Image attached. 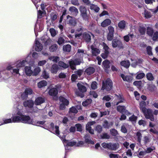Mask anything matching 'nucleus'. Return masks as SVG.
Returning a JSON list of instances; mask_svg holds the SVG:
<instances>
[{
	"label": "nucleus",
	"instance_id": "nucleus-46",
	"mask_svg": "<svg viewBox=\"0 0 158 158\" xmlns=\"http://www.w3.org/2000/svg\"><path fill=\"white\" fill-rule=\"evenodd\" d=\"M145 75L143 73L138 72L137 73L136 78L137 79H140L143 78Z\"/></svg>",
	"mask_w": 158,
	"mask_h": 158
},
{
	"label": "nucleus",
	"instance_id": "nucleus-51",
	"mask_svg": "<svg viewBox=\"0 0 158 158\" xmlns=\"http://www.w3.org/2000/svg\"><path fill=\"white\" fill-rule=\"evenodd\" d=\"M146 77L147 79L150 81L154 79L152 74L151 73H147L146 75Z\"/></svg>",
	"mask_w": 158,
	"mask_h": 158
},
{
	"label": "nucleus",
	"instance_id": "nucleus-17",
	"mask_svg": "<svg viewBox=\"0 0 158 158\" xmlns=\"http://www.w3.org/2000/svg\"><path fill=\"white\" fill-rule=\"evenodd\" d=\"M44 99L41 97H38L35 100L34 103L36 105H39L44 102Z\"/></svg>",
	"mask_w": 158,
	"mask_h": 158
},
{
	"label": "nucleus",
	"instance_id": "nucleus-4",
	"mask_svg": "<svg viewBox=\"0 0 158 158\" xmlns=\"http://www.w3.org/2000/svg\"><path fill=\"white\" fill-rule=\"evenodd\" d=\"M60 100L61 102L59 107L60 109L62 110H64L66 106L69 104V101L62 97H60Z\"/></svg>",
	"mask_w": 158,
	"mask_h": 158
},
{
	"label": "nucleus",
	"instance_id": "nucleus-36",
	"mask_svg": "<svg viewBox=\"0 0 158 158\" xmlns=\"http://www.w3.org/2000/svg\"><path fill=\"white\" fill-rule=\"evenodd\" d=\"M113 124L112 122L109 123L107 121H105L104 122L103 125L105 128H109L110 127L112 126Z\"/></svg>",
	"mask_w": 158,
	"mask_h": 158
},
{
	"label": "nucleus",
	"instance_id": "nucleus-63",
	"mask_svg": "<svg viewBox=\"0 0 158 158\" xmlns=\"http://www.w3.org/2000/svg\"><path fill=\"white\" fill-rule=\"evenodd\" d=\"M49 31L52 36H54L56 35V32L55 30L52 28H50Z\"/></svg>",
	"mask_w": 158,
	"mask_h": 158
},
{
	"label": "nucleus",
	"instance_id": "nucleus-31",
	"mask_svg": "<svg viewBox=\"0 0 158 158\" xmlns=\"http://www.w3.org/2000/svg\"><path fill=\"white\" fill-rule=\"evenodd\" d=\"M25 72L27 75L30 76L32 74H33V72L31 69L30 67H26L25 68Z\"/></svg>",
	"mask_w": 158,
	"mask_h": 158
},
{
	"label": "nucleus",
	"instance_id": "nucleus-32",
	"mask_svg": "<svg viewBox=\"0 0 158 158\" xmlns=\"http://www.w3.org/2000/svg\"><path fill=\"white\" fill-rule=\"evenodd\" d=\"M90 9L94 10L96 12H98L99 10V8L97 6L93 4H90L89 5Z\"/></svg>",
	"mask_w": 158,
	"mask_h": 158
},
{
	"label": "nucleus",
	"instance_id": "nucleus-3",
	"mask_svg": "<svg viewBox=\"0 0 158 158\" xmlns=\"http://www.w3.org/2000/svg\"><path fill=\"white\" fill-rule=\"evenodd\" d=\"M142 112L143 113L145 117L146 118L149 119L152 121H154V118L151 109H146Z\"/></svg>",
	"mask_w": 158,
	"mask_h": 158
},
{
	"label": "nucleus",
	"instance_id": "nucleus-28",
	"mask_svg": "<svg viewBox=\"0 0 158 158\" xmlns=\"http://www.w3.org/2000/svg\"><path fill=\"white\" fill-rule=\"evenodd\" d=\"M83 38L86 41H89L91 40L90 35L86 32H84L83 34Z\"/></svg>",
	"mask_w": 158,
	"mask_h": 158
},
{
	"label": "nucleus",
	"instance_id": "nucleus-64",
	"mask_svg": "<svg viewBox=\"0 0 158 158\" xmlns=\"http://www.w3.org/2000/svg\"><path fill=\"white\" fill-rule=\"evenodd\" d=\"M137 119V117L136 116H135L134 115H133L129 118V120L131 121H135Z\"/></svg>",
	"mask_w": 158,
	"mask_h": 158
},
{
	"label": "nucleus",
	"instance_id": "nucleus-42",
	"mask_svg": "<svg viewBox=\"0 0 158 158\" xmlns=\"http://www.w3.org/2000/svg\"><path fill=\"white\" fill-rule=\"evenodd\" d=\"M110 62L107 60H105L102 63V65L105 68L108 69L110 67Z\"/></svg>",
	"mask_w": 158,
	"mask_h": 158
},
{
	"label": "nucleus",
	"instance_id": "nucleus-7",
	"mask_svg": "<svg viewBox=\"0 0 158 158\" xmlns=\"http://www.w3.org/2000/svg\"><path fill=\"white\" fill-rule=\"evenodd\" d=\"M22 113L19 111L17 113V115L12 118V121L14 123L21 122L22 116Z\"/></svg>",
	"mask_w": 158,
	"mask_h": 158
},
{
	"label": "nucleus",
	"instance_id": "nucleus-61",
	"mask_svg": "<svg viewBox=\"0 0 158 158\" xmlns=\"http://www.w3.org/2000/svg\"><path fill=\"white\" fill-rule=\"evenodd\" d=\"M113 34L108 33L107 36V39L108 40L111 41L113 39Z\"/></svg>",
	"mask_w": 158,
	"mask_h": 158
},
{
	"label": "nucleus",
	"instance_id": "nucleus-44",
	"mask_svg": "<svg viewBox=\"0 0 158 158\" xmlns=\"http://www.w3.org/2000/svg\"><path fill=\"white\" fill-rule=\"evenodd\" d=\"M40 71L41 69L40 67H36L33 72V75L34 76H36L40 72Z\"/></svg>",
	"mask_w": 158,
	"mask_h": 158
},
{
	"label": "nucleus",
	"instance_id": "nucleus-27",
	"mask_svg": "<svg viewBox=\"0 0 158 158\" xmlns=\"http://www.w3.org/2000/svg\"><path fill=\"white\" fill-rule=\"evenodd\" d=\"M79 89L82 92H84L86 91V89L85 86H84L82 84L78 83L77 84Z\"/></svg>",
	"mask_w": 158,
	"mask_h": 158
},
{
	"label": "nucleus",
	"instance_id": "nucleus-45",
	"mask_svg": "<svg viewBox=\"0 0 158 158\" xmlns=\"http://www.w3.org/2000/svg\"><path fill=\"white\" fill-rule=\"evenodd\" d=\"M133 61V60H132ZM133 62L131 64V65L134 67H135L137 64H139L142 62V60L137 59L135 61L133 60Z\"/></svg>",
	"mask_w": 158,
	"mask_h": 158
},
{
	"label": "nucleus",
	"instance_id": "nucleus-37",
	"mask_svg": "<svg viewBox=\"0 0 158 158\" xmlns=\"http://www.w3.org/2000/svg\"><path fill=\"white\" fill-rule=\"evenodd\" d=\"M57 48V45L56 44H54L49 48V49L51 52H54L56 50Z\"/></svg>",
	"mask_w": 158,
	"mask_h": 158
},
{
	"label": "nucleus",
	"instance_id": "nucleus-57",
	"mask_svg": "<svg viewBox=\"0 0 158 158\" xmlns=\"http://www.w3.org/2000/svg\"><path fill=\"white\" fill-rule=\"evenodd\" d=\"M108 30L109 31L108 33L113 34L114 32V28L112 26H109L108 27Z\"/></svg>",
	"mask_w": 158,
	"mask_h": 158
},
{
	"label": "nucleus",
	"instance_id": "nucleus-54",
	"mask_svg": "<svg viewBox=\"0 0 158 158\" xmlns=\"http://www.w3.org/2000/svg\"><path fill=\"white\" fill-rule=\"evenodd\" d=\"M64 42V40L63 38L60 37L59 38L57 41V43L59 45L62 44Z\"/></svg>",
	"mask_w": 158,
	"mask_h": 158
},
{
	"label": "nucleus",
	"instance_id": "nucleus-10",
	"mask_svg": "<svg viewBox=\"0 0 158 158\" xmlns=\"http://www.w3.org/2000/svg\"><path fill=\"white\" fill-rule=\"evenodd\" d=\"M95 122L94 121H92L89 122L86 125V129L89 131V132L91 134H94V131L91 129V126L94 124Z\"/></svg>",
	"mask_w": 158,
	"mask_h": 158
},
{
	"label": "nucleus",
	"instance_id": "nucleus-43",
	"mask_svg": "<svg viewBox=\"0 0 158 158\" xmlns=\"http://www.w3.org/2000/svg\"><path fill=\"white\" fill-rule=\"evenodd\" d=\"M27 62L26 60H23L22 61L19 62L16 65L17 68L20 67H23Z\"/></svg>",
	"mask_w": 158,
	"mask_h": 158
},
{
	"label": "nucleus",
	"instance_id": "nucleus-22",
	"mask_svg": "<svg viewBox=\"0 0 158 158\" xmlns=\"http://www.w3.org/2000/svg\"><path fill=\"white\" fill-rule=\"evenodd\" d=\"M111 21L109 19H106L101 23V26L103 27H106L110 24Z\"/></svg>",
	"mask_w": 158,
	"mask_h": 158
},
{
	"label": "nucleus",
	"instance_id": "nucleus-58",
	"mask_svg": "<svg viewBox=\"0 0 158 158\" xmlns=\"http://www.w3.org/2000/svg\"><path fill=\"white\" fill-rule=\"evenodd\" d=\"M155 149V148L153 147H152L148 148L145 151L147 153H148L152 152Z\"/></svg>",
	"mask_w": 158,
	"mask_h": 158
},
{
	"label": "nucleus",
	"instance_id": "nucleus-21",
	"mask_svg": "<svg viewBox=\"0 0 158 158\" xmlns=\"http://www.w3.org/2000/svg\"><path fill=\"white\" fill-rule=\"evenodd\" d=\"M115 98L117 99V100L118 101L116 102V105H118L120 103L125 102V99L120 95H119V96H115Z\"/></svg>",
	"mask_w": 158,
	"mask_h": 158
},
{
	"label": "nucleus",
	"instance_id": "nucleus-39",
	"mask_svg": "<svg viewBox=\"0 0 158 158\" xmlns=\"http://www.w3.org/2000/svg\"><path fill=\"white\" fill-rule=\"evenodd\" d=\"M71 49V46L69 44L64 45L63 46V50L64 51L69 52Z\"/></svg>",
	"mask_w": 158,
	"mask_h": 158
},
{
	"label": "nucleus",
	"instance_id": "nucleus-53",
	"mask_svg": "<svg viewBox=\"0 0 158 158\" xmlns=\"http://www.w3.org/2000/svg\"><path fill=\"white\" fill-rule=\"evenodd\" d=\"M127 125V124H124L122 126L121 131L123 133H126L127 132V130L126 128Z\"/></svg>",
	"mask_w": 158,
	"mask_h": 158
},
{
	"label": "nucleus",
	"instance_id": "nucleus-30",
	"mask_svg": "<svg viewBox=\"0 0 158 158\" xmlns=\"http://www.w3.org/2000/svg\"><path fill=\"white\" fill-rule=\"evenodd\" d=\"M47 85V82L44 80L38 83V86L39 88L45 86Z\"/></svg>",
	"mask_w": 158,
	"mask_h": 158
},
{
	"label": "nucleus",
	"instance_id": "nucleus-12",
	"mask_svg": "<svg viewBox=\"0 0 158 158\" xmlns=\"http://www.w3.org/2000/svg\"><path fill=\"white\" fill-rule=\"evenodd\" d=\"M119 147L118 143H109V146L108 149L112 150H115L118 149Z\"/></svg>",
	"mask_w": 158,
	"mask_h": 158
},
{
	"label": "nucleus",
	"instance_id": "nucleus-25",
	"mask_svg": "<svg viewBox=\"0 0 158 158\" xmlns=\"http://www.w3.org/2000/svg\"><path fill=\"white\" fill-rule=\"evenodd\" d=\"M121 65L124 67L127 68H128L130 64V63L128 60H123L120 62Z\"/></svg>",
	"mask_w": 158,
	"mask_h": 158
},
{
	"label": "nucleus",
	"instance_id": "nucleus-16",
	"mask_svg": "<svg viewBox=\"0 0 158 158\" xmlns=\"http://www.w3.org/2000/svg\"><path fill=\"white\" fill-rule=\"evenodd\" d=\"M43 49V46L37 40L35 41V50L37 52L41 51Z\"/></svg>",
	"mask_w": 158,
	"mask_h": 158
},
{
	"label": "nucleus",
	"instance_id": "nucleus-15",
	"mask_svg": "<svg viewBox=\"0 0 158 158\" xmlns=\"http://www.w3.org/2000/svg\"><path fill=\"white\" fill-rule=\"evenodd\" d=\"M34 105L33 101L32 100H27L23 102V105L25 107H32Z\"/></svg>",
	"mask_w": 158,
	"mask_h": 158
},
{
	"label": "nucleus",
	"instance_id": "nucleus-6",
	"mask_svg": "<svg viewBox=\"0 0 158 158\" xmlns=\"http://www.w3.org/2000/svg\"><path fill=\"white\" fill-rule=\"evenodd\" d=\"M21 122L23 123L32 124L35 125L34 122L28 116L24 115L22 114Z\"/></svg>",
	"mask_w": 158,
	"mask_h": 158
},
{
	"label": "nucleus",
	"instance_id": "nucleus-40",
	"mask_svg": "<svg viewBox=\"0 0 158 158\" xmlns=\"http://www.w3.org/2000/svg\"><path fill=\"white\" fill-rule=\"evenodd\" d=\"M146 102L144 101H142L140 103V108L142 111L144 110L146 108H145Z\"/></svg>",
	"mask_w": 158,
	"mask_h": 158
},
{
	"label": "nucleus",
	"instance_id": "nucleus-56",
	"mask_svg": "<svg viewBox=\"0 0 158 158\" xmlns=\"http://www.w3.org/2000/svg\"><path fill=\"white\" fill-rule=\"evenodd\" d=\"M77 130V131H81L82 130V126L80 124H77L76 125Z\"/></svg>",
	"mask_w": 158,
	"mask_h": 158
},
{
	"label": "nucleus",
	"instance_id": "nucleus-20",
	"mask_svg": "<svg viewBox=\"0 0 158 158\" xmlns=\"http://www.w3.org/2000/svg\"><path fill=\"white\" fill-rule=\"evenodd\" d=\"M63 142L64 145L65 146H73L76 144V142L74 141L70 142L68 140H67L65 139H63Z\"/></svg>",
	"mask_w": 158,
	"mask_h": 158
},
{
	"label": "nucleus",
	"instance_id": "nucleus-33",
	"mask_svg": "<svg viewBox=\"0 0 158 158\" xmlns=\"http://www.w3.org/2000/svg\"><path fill=\"white\" fill-rule=\"evenodd\" d=\"M58 65L60 67H62L64 69H66L69 66V64H66L62 61H59L58 63Z\"/></svg>",
	"mask_w": 158,
	"mask_h": 158
},
{
	"label": "nucleus",
	"instance_id": "nucleus-52",
	"mask_svg": "<svg viewBox=\"0 0 158 158\" xmlns=\"http://www.w3.org/2000/svg\"><path fill=\"white\" fill-rule=\"evenodd\" d=\"M77 110L74 107H72L69 109V113H77Z\"/></svg>",
	"mask_w": 158,
	"mask_h": 158
},
{
	"label": "nucleus",
	"instance_id": "nucleus-55",
	"mask_svg": "<svg viewBox=\"0 0 158 158\" xmlns=\"http://www.w3.org/2000/svg\"><path fill=\"white\" fill-rule=\"evenodd\" d=\"M152 39L153 40H156L158 39V31H156L152 36Z\"/></svg>",
	"mask_w": 158,
	"mask_h": 158
},
{
	"label": "nucleus",
	"instance_id": "nucleus-14",
	"mask_svg": "<svg viewBox=\"0 0 158 158\" xmlns=\"http://www.w3.org/2000/svg\"><path fill=\"white\" fill-rule=\"evenodd\" d=\"M59 67L56 64H53L50 69V71L52 73L56 74L57 73Z\"/></svg>",
	"mask_w": 158,
	"mask_h": 158
},
{
	"label": "nucleus",
	"instance_id": "nucleus-29",
	"mask_svg": "<svg viewBox=\"0 0 158 158\" xmlns=\"http://www.w3.org/2000/svg\"><path fill=\"white\" fill-rule=\"evenodd\" d=\"M153 33V30L150 27H148L147 29V34L149 36L152 37Z\"/></svg>",
	"mask_w": 158,
	"mask_h": 158
},
{
	"label": "nucleus",
	"instance_id": "nucleus-50",
	"mask_svg": "<svg viewBox=\"0 0 158 158\" xmlns=\"http://www.w3.org/2000/svg\"><path fill=\"white\" fill-rule=\"evenodd\" d=\"M110 132L111 134L114 136H116L118 134V133L117 131L115 129H112L110 130Z\"/></svg>",
	"mask_w": 158,
	"mask_h": 158
},
{
	"label": "nucleus",
	"instance_id": "nucleus-13",
	"mask_svg": "<svg viewBox=\"0 0 158 158\" xmlns=\"http://www.w3.org/2000/svg\"><path fill=\"white\" fill-rule=\"evenodd\" d=\"M117 110L120 113H124L126 114H130V113L126 110L124 106H119L117 107Z\"/></svg>",
	"mask_w": 158,
	"mask_h": 158
},
{
	"label": "nucleus",
	"instance_id": "nucleus-1",
	"mask_svg": "<svg viewBox=\"0 0 158 158\" xmlns=\"http://www.w3.org/2000/svg\"><path fill=\"white\" fill-rule=\"evenodd\" d=\"M81 15L84 20H87L89 16V14L88 12L86 7L84 6H81L79 8Z\"/></svg>",
	"mask_w": 158,
	"mask_h": 158
},
{
	"label": "nucleus",
	"instance_id": "nucleus-60",
	"mask_svg": "<svg viewBox=\"0 0 158 158\" xmlns=\"http://www.w3.org/2000/svg\"><path fill=\"white\" fill-rule=\"evenodd\" d=\"M25 92L28 95V94H31L33 91L31 89L28 88L25 89Z\"/></svg>",
	"mask_w": 158,
	"mask_h": 158
},
{
	"label": "nucleus",
	"instance_id": "nucleus-19",
	"mask_svg": "<svg viewBox=\"0 0 158 158\" xmlns=\"http://www.w3.org/2000/svg\"><path fill=\"white\" fill-rule=\"evenodd\" d=\"M143 131H139L137 132L136 133V138L137 139V141L139 143H140L142 138V134Z\"/></svg>",
	"mask_w": 158,
	"mask_h": 158
},
{
	"label": "nucleus",
	"instance_id": "nucleus-41",
	"mask_svg": "<svg viewBox=\"0 0 158 158\" xmlns=\"http://www.w3.org/2000/svg\"><path fill=\"white\" fill-rule=\"evenodd\" d=\"M49 59L52 60L54 62H57L59 60V58L56 56H51L49 57Z\"/></svg>",
	"mask_w": 158,
	"mask_h": 158
},
{
	"label": "nucleus",
	"instance_id": "nucleus-34",
	"mask_svg": "<svg viewBox=\"0 0 158 158\" xmlns=\"http://www.w3.org/2000/svg\"><path fill=\"white\" fill-rule=\"evenodd\" d=\"M118 26L120 29H124L125 27L126 22L124 20L121 21L118 23Z\"/></svg>",
	"mask_w": 158,
	"mask_h": 158
},
{
	"label": "nucleus",
	"instance_id": "nucleus-59",
	"mask_svg": "<svg viewBox=\"0 0 158 158\" xmlns=\"http://www.w3.org/2000/svg\"><path fill=\"white\" fill-rule=\"evenodd\" d=\"M19 69L18 68L16 69H14L12 70V71H11V72L12 74L14 75L18 74H19Z\"/></svg>",
	"mask_w": 158,
	"mask_h": 158
},
{
	"label": "nucleus",
	"instance_id": "nucleus-48",
	"mask_svg": "<svg viewBox=\"0 0 158 158\" xmlns=\"http://www.w3.org/2000/svg\"><path fill=\"white\" fill-rule=\"evenodd\" d=\"M144 16L146 18H149L151 17L152 15L150 12L147 10L144 11Z\"/></svg>",
	"mask_w": 158,
	"mask_h": 158
},
{
	"label": "nucleus",
	"instance_id": "nucleus-47",
	"mask_svg": "<svg viewBox=\"0 0 158 158\" xmlns=\"http://www.w3.org/2000/svg\"><path fill=\"white\" fill-rule=\"evenodd\" d=\"M3 122L2 123H1L0 124V126L2 125L3 124H7L8 123H11L12 121V120L11 118H9L6 119H3Z\"/></svg>",
	"mask_w": 158,
	"mask_h": 158
},
{
	"label": "nucleus",
	"instance_id": "nucleus-5",
	"mask_svg": "<svg viewBox=\"0 0 158 158\" xmlns=\"http://www.w3.org/2000/svg\"><path fill=\"white\" fill-rule=\"evenodd\" d=\"M82 59H76L74 60H70L69 62V65L71 69H75V66L80 64L82 62Z\"/></svg>",
	"mask_w": 158,
	"mask_h": 158
},
{
	"label": "nucleus",
	"instance_id": "nucleus-9",
	"mask_svg": "<svg viewBox=\"0 0 158 158\" xmlns=\"http://www.w3.org/2000/svg\"><path fill=\"white\" fill-rule=\"evenodd\" d=\"M67 19L68 20L67 23L70 26L73 27L76 25L77 22L75 18H73L71 16L68 15L67 16Z\"/></svg>",
	"mask_w": 158,
	"mask_h": 158
},
{
	"label": "nucleus",
	"instance_id": "nucleus-18",
	"mask_svg": "<svg viewBox=\"0 0 158 158\" xmlns=\"http://www.w3.org/2000/svg\"><path fill=\"white\" fill-rule=\"evenodd\" d=\"M121 77L124 81L129 82L131 81L133 79L132 77L131 76H125L123 74H121Z\"/></svg>",
	"mask_w": 158,
	"mask_h": 158
},
{
	"label": "nucleus",
	"instance_id": "nucleus-23",
	"mask_svg": "<svg viewBox=\"0 0 158 158\" xmlns=\"http://www.w3.org/2000/svg\"><path fill=\"white\" fill-rule=\"evenodd\" d=\"M69 10L75 16L77 15L78 13V9L74 6L70 7L69 9Z\"/></svg>",
	"mask_w": 158,
	"mask_h": 158
},
{
	"label": "nucleus",
	"instance_id": "nucleus-24",
	"mask_svg": "<svg viewBox=\"0 0 158 158\" xmlns=\"http://www.w3.org/2000/svg\"><path fill=\"white\" fill-rule=\"evenodd\" d=\"M49 94L52 96H56L58 93L56 89L53 88L50 89L48 92Z\"/></svg>",
	"mask_w": 158,
	"mask_h": 158
},
{
	"label": "nucleus",
	"instance_id": "nucleus-2",
	"mask_svg": "<svg viewBox=\"0 0 158 158\" xmlns=\"http://www.w3.org/2000/svg\"><path fill=\"white\" fill-rule=\"evenodd\" d=\"M112 82L111 80L110 79H108L106 81L105 83L103 81L102 90L106 89L107 91L110 90L112 88Z\"/></svg>",
	"mask_w": 158,
	"mask_h": 158
},
{
	"label": "nucleus",
	"instance_id": "nucleus-38",
	"mask_svg": "<svg viewBox=\"0 0 158 158\" xmlns=\"http://www.w3.org/2000/svg\"><path fill=\"white\" fill-rule=\"evenodd\" d=\"M134 35L133 34H129L127 35L124 36V39L125 41L127 42H128L130 39L133 37Z\"/></svg>",
	"mask_w": 158,
	"mask_h": 158
},
{
	"label": "nucleus",
	"instance_id": "nucleus-11",
	"mask_svg": "<svg viewBox=\"0 0 158 158\" xmlns=\"http://www.w3.org/2000/svg\"><path fill=\"white\" fill-rule=\"evenodd\" d=\"M91 52L93 56H96L100 53V51L98 48H95L93 46H91Z\"/></svg>",
	"mask_w": 158,
	"mask_h": 158
},
{
	"label": "nucleus",
	"instance_id": "nucleus-8",
	"mask_svg": "<svg viewBox=\"0 0 158 158\" xmlns=\"http://www.w3.org/2000/svg\"><path fill=\"white\" fill-rule=\"evenodd\" d=\"M112 44V46L114 48L118 47L119 48H122L123 46L122 42L120 40L117 39H114L113 40Z\"/></svg>",
	"mask_w": 158,
	"mask_h": 158
},
{
	"label": "nucleus",
	"instance_id": "nucleus-62",
	"mask_svg": "<svg viewBox=\"0 0 158 158\" xmlns=\"http://www.w3.org/2000/svg\"><path fill=\"white\" fill-rule=\"evenodd\" d=\"M109 53V51L104 52V53L101 54V56L104 59H105L107 57V56Z\"/></svg>",
	"mask_w": 158,
	"mask_h": 158
},
{
	"label": "nucleus",
	"instance_id": "nucleus-35",
	"mask_svg": "<svg viewBox=\"0 0 158 158\" xmlns=\"http://www.w3.org/2000/svg\"><path fill=\"white\" fill-rule=\"evenodd\" d=\"M138 31L141 35H144L145 33L146 29L145 27L140 26L138 28Z\"/></svg>",
	"mask_w": 158,
	"mask_h": 158
},
{
	"label": "nucleus",
	"instance_id": "nucleus-49",
	"mask_svg": "<svg viewBox=\"0 0 158 158\" xmlns=\"http://www.w3.org/2000/svg\"><path fill=\"white\" fill-rule=\"evenodd\" d=\"M92 101L91 99H88L82 102V105L84 106H88L91 103Z\"/></svg>",
	"mask_w": 158,
	"mask_h": 158
},
{
	"label": "nucleus",
	"instance_id": "nucleus-26",
	"mask_svg": "<svg viewBox=\"0 0 158 158\" xmlns=\"http://www.w3.org/2000/svg\"><path fill=\"white\" fill-rule=\"evenodd\" d=\"M95 71V69L93 67H89L86 69L85 71V72L88 75H89L93 73Z\"/></svg>",
	"mask_w": 158,
	"mask_h": 158
}]
</instances>
